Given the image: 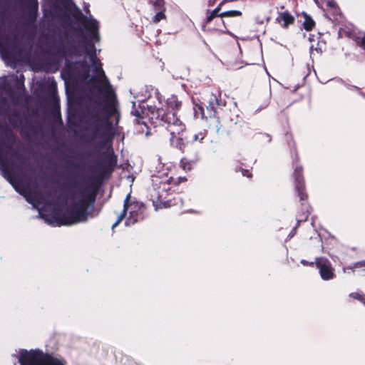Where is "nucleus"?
I'll return each mask as SVG.
<instances>
[{
    "label": "nucleus",
    "mask_w": 365,
    "mask_h": 365,
    "mask_svg": "<svg viewBox=\"0 0 365 365\" xmlns=\"http://www.w3.org/2000/svg\"><path fill=\"white\" fill-rule=\"evenodd\" d=\"M9 180L15 190L23 195L26 200L38 210L39 215L51 225H71L83 222L87 219V202L85 200L74 202L62 215H60L56 210H53L51 205L41 207L40 202L28 195L27 191L21 185L16 183L11 178Z\"/></svg>",
    "instance_id": "obj_1"
},
{
    "label": "nucleus",
    "mask_w": 365,
    "mask_h": 365,
    "mask_svg": "<svg viewBox=\"0 0 365 365\" xmlns=\"http://www.w3.org/2000/svg\"><path fill=\"white\" fill-rule=\"evenodd\" d=\"M19 361L21 365H66L62 359L43 354L39 351H22Z\"/></svg>",
    "instance_id": "obj_2"
},
{
    "label": "nucleus",
    "mask_w": 365,
    "mask_h": 365,
    "mask_svg": "<svg viewBox=\"0 0 365 365\" xmlns=\"http://www.w3.org/2000/svg\"><path fill=\"white\" fill-rule=\"evenodd\" d=\"M142 206L138 203L127 204L124 205L123 213L121 214L117 219L116 222L113 225L112 228L116 227L122 220L125 212H128L129 215L126 218L125 224L129 226L135 224L139 218V211L141 210Z\"/></svg>",
    "instance_id": "obj_3"
},
{
    "label": "nucleus",
    "mask_w": 365,
    "mask_h": 365,
    "mask_svg": "<svg viewBox=\"0 0 365 365\" xmlns=\"http://www.w3.org/2000/svg\"><path fill=\"white\" fill-rule=\"evenodd\" d=\"M316 263L319 269L321 277L324 280H329L333 277V269L330 263L327 259L319 258L317 259Z\"/></svg>",
    "instance_id": "obj_4"
},
{
    "label": "nucleus",
    "mask_w": 365,
    "mask_h": 365,
    "mask_svg": "<svg viewBox=\"0 0 365 365\" xmlns=\"http://www.w3.org/2000/svg\"><path fill=\"white\" fill-rule=\"evenodd\" d=\"M91 61L92 63V68L93 71L96 72V77L101 81L102 83H105L107 84V80L106 78L104 72L101 68V64L98 61V60L94 56H91Z\"/></svg>",
    "instance_id": "obj_5"
},
{
    "label": "nucleus",
    "mask_w": 365,
    "mask_h": 365,
    "mask_svg": "<svg viewBox=\"0 0 365 365\" xmlns=\"http://www.w3.org/2000/svg\"><path fill=\"white\" fill-rule=\"evenodd\" d=\"M276 21L282 25L283 28H287L294 22V17L288 11H282L278 14Z\"/></svg>",
    "instance_id": "obj_6"
},
{
    "label": "nucleus",
    "mask_w": 365,
    "mask_h": 365,
    "mask_svg": "<svg viewBox=\"0 0 365 365\" xmlns=\"http://www.w3.org/2000/svg\"><path fill=\"white\" fill-rule=\"evenodd\" d=\"M85 26L87 30L91 31V38L95 41H98L99 37H98V22L93 19H89L86 21Z\"/></svg>",
    "instance_id": "obj_7"
},
{
    "label": "nucleus",
    "mask_w": 365,
    "mask_h": 365,
    "mask_svg": "<svg viewBox=\"0 0 365 365\" xmlns=\"http://www.w3.org/2000/svg\"><path fill=\"white\" fill-rule=\"evenodd\" d=\"M184 125L181 123H179L178 125L175 124V123H173V125H170V131L171 133V140L173 142L174 138H176V134H179L180 131H182L184 130Z\"/></svg>",
    "instance_id": "obj_8"
},
{
    "label": "nucleus",
    "mask_w": 365,
    "mask_h": 365,
    "mask_svg": "<svg viewBox=\"0 0 365 365\" xmlns=\"http://www.w3.org/2000/svg\"><path fill=\"white\" fill-rule=\"evenodd\" d=\"M303 17H304L303 26H304V29H306L307 31L312 30L313 29V27L314 26V24H315L314 21L307 14H303Z\"/></svg>",
    "instance_id": "obj_9"
},
{
    "label": "nucleus",
    "mask_w": 365,
    "mask_h": 365,
    "mask_svg": "<svg viewBox=\"0 0 365 365\" xmlns=\"http://www.w3.org/2000/svg\"><path fill=\"white\" fill-rule=\"evenodd\" d=\"M241 15V11H237V10H231V11H225V12H223L222 14H220V16H230V17H232V16H239Z\"/></svg>",
    "instance_id": "obj_10"
},
{
    "label": "nucleus",
    "mask_w": 365,
    "mask_h": 365,
    "mask_svg": "<svg viewBox=\"0 0 365 365\" xmlns=\"http://www.w3.org/2000/svg\"><path fill=\"white\" fill-rule=\"evenodd\" d=\"M165 18V16L163 11L158 12L153 17V22L158 23L162 19H164Z\"/></svg>",
    "instance_id": "obj_11"
},
{
    "label": "nucleus",
    "mask_w": 365,
    "mask_h": 365,
    "mask_svg": "<svg viewBox=\"0 0 365 365\" xmlns=\"http://www.w3.org/2000/svg\"><path fill=\"white\" fill-rule=\"evenodd\" d=\"M219 10H220V8H219V7H217V8H216L215 9L212 10V11L210 13V14H209V15L207 16V22L211 21H212V20L215 16H217V13H218V11H219Z\"/></svg>",
    "instance_id": "obj_12"
},
{
    "label": "nucleus",
    "mask_w": 365,
    "mask_h": 365,
    "mask_svg": "<svg viewBox=\"0 0 365 365\" xmlns=\"http://www.w3.org/2000/svg\"><path fill=\"white\" fill-rule=\"evenodd\" d=\"M150 1L157 9H160L163 6V0H150Z\"/></svg>",
    "instance_id": "obj_13"
},
{
    "label": "nucleus",
    "mask_w": 365,
    "mask_h": 365,
    "mask_svg": "<svg viewBox=\"0 0 365 365\" xmlns=\"http://www.w3.org/2000/svg\"><path fill=\"white\" fill-rule=\"evenodd\" d=\"M356 42L361 46H365V34H361L356 38Z\"/></svg>",
    "instance_id": "obj_14"
},
{
    "label": "nucleus",
    "mask_w": 365,
    "mask_h": 365,
    "mask_svg": "<svg viewBox=\"0 0 365 365\" xmlns=\"http://www.w3.org/2000/svg\"><path fill=\"white\" fill-rule=\"evenodd\" d=\"M351 296H352L354 298L359 299L363 304H365V297H363V296L359 294L358 293H353L351 294Z\"/></svg>",
    "instance_id": "obj_15"
},
{
    "label": "nucleus",
    "mask_w": 365,
    "mask_h": 365,
    "mask_svg": "<svg viewBox=\"0 0 365 365\" xmlns=\"http://www.w3.org/2000/svg\"><path fill=\"white\" fill-rule=\"evenodd\" d=\"M201 110L202 118H207V116L205 114L203 109L201 107H199Z\"/></svg>",
    "instance_id": "obj_16"
},
{
    "label": "nucleus",
    "mask_w": 365,
    "mask_h": 365,
    "mask_svg": "<svg viewBox=\"0 0 365 365\" xmlns=\"http://www.w3.org/2000/svg\"><path fill=\"white\" fill-rule=\"evenodd\" d=\"M199 139H202V137H200V138H199L198 135H194V140H199Z\"/></svg>",
    "instance_id": "obj_17"
},
{
    "label": "nucleus",
    "mask_w": 365,
    "mask_h": 365,
    "mask_svg": "<svg viewBox=\"0 0 365 365\" xmlns=\"http://www.w3.org/2000/svg\"><path fill=\"white\" fill-rule=\"evenodd\" d=\"M207 110H209L210 115H211L213 111L212 108H207Z\"/></svg>",
    "instance_id": "obj_18"
},
{
    "label": "nucleus",
    "mask_w": 365,
    "mask_h": 365,
    "mask_svg": "<svg viewBox=\"0 0 365 365\" xmlns=\"http://www.w3.org/2000/svg\"><path fill=\"white\" fill-rule=\"evenodd\" d=\"M244 175H247V177H250V175L248 173V171H246L245 173H242Z\"/></svg>",
    "instance_id": "obj_19"
},
{
    "label": "nucleus",
    "mask_w": 365,
    "mask_h": 365,
    "mask_svg": "<svg viewBox=\"0 0 365 365\" xmlns=\"http://www.w3.org/2000/svg\"><path fill=\"white\" fill-rule=\"evenodd\" d=\"M1 143H0V157L1 156Z\"/></svg>",
    "instance_id": "obj_20"
},
{
    "label": "nucleus",
    "mask_w": 365,
    "mask_h": 365,
    "mask_svg": "<svg viewBox=\"0 0 365 365\" xmlns=\"http://www.w3.org/2000/svg\"><path fill=\"white\" fill-rule=\"evenodd\" d=\"M327 5L330 6H333L329 1L327 2Z\"/></svg>",
    "instance_id": "obj_21"
},
{
    "label": "nucleus",
    "mask_w": 365,
    "mask_h": 365,
    "mask_svg": "<svg viewBox=\"0 0 365 365\" xmlns=\"http://www.w3.org/2000/svg\"><path fill=\"white\" fill-rule=\"evenodd\" d=\"M314 1H315L316 4H317L319 5L318 1L317 0H314Z\"/></svg>",
    "instance_id": "obj_22"
}]
</instances>
